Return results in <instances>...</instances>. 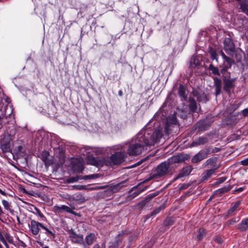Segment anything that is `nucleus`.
Listing matches in <instances>:
<instances>
[{"label":"nucleus","mask_w":248,"mask_h":248,"mask_svg":"<svg viewBox=\"0 0 248 248\" xmlns=\"http://www.w3.org/2000/svg\"><path fill=\"white\" fill-rule=\"evenodd\" d=\"M69 234V238H70L72 243L76 244H80L83 242V235L80 234H77L72 229L68 231Z\"/></svg>","instance_id":"9d476101"},{"label":"nucleus","mask_w":248,"mask_h":248,"mask_svg":"<svg viewBox=\"0 0 248 248\" xmlns=\"http://www.w3.org/2000/svg\"><path fill=\"white\" fill-rule=\"evenodd\" d=\"M240 163L243 166L248 165V157L241 161Z\"/></svg>","instance_id":"de8ad7c7"},{"label":"nucleus","mask_w":248,"mask_h":248,"mask_svg":"<svg viewBox=\"0 0 248 248\" xmlns=\"http://www.w3.org/2000/svg\"><path fill=\"white\" fill-rule=\"evenodd\" d=\"M248 228V217L242 219L238 225V229L241 232L246 231Z\"/></svg>","instance_id":"b1692460"},{"label":"nucleus","mask_w":248,"mask_h":248,"mask_svg":"<svg viewBox=\"0 0 248 248\" xmlns=\"http://www.w3.org/2000/svg\"><path fill=\"white\" fill-rule=\"evenodd\" d=\"M178 94L181 98L182 101H186V90L183 85L180 84L178 88Z\"/></svg>","instance_id":"c756f323"},{"label":"nucleus","mask_w":248,"mask_h":248,"mask_svg":"<svg viewBox=\"0 0 248 248\" xmlns=\"http://www.w3.org/2000/svg\"><path fill=\"white\" fill-rule=\"evenodd\" d=\"M219 150H220L219 148H215V149H214L212 151V153L217 152H218Z\"/></svg>","instance_id":"4d7b16f0"},{"label":"nucleus","mask_w":248,"mask_h":248,"mask_svg":"<svg viewBox=\"0 0 248 248\" xmlns=\"http://www.w3.org/2000/svg\"><path fill=\"white\" fill-rule=\"evenodd\" d=\"M55 208L56 210L60 212H61L62 211H65L67 213H73L71 209L66 205H63L61 206H55Z\"/></svg>","instance_id":"72a5a7b5"},{"label":"nucleus","mask_w":248,"mask_h":248,"mask_svg":"<svg viewBox=\"0 0 248 248\" xmlns=\"http://www.w3.org/2000/svg\"><path fill=\"white\" fill-rule=\"evenodd\" d=\"M205 234V231L204 229H200L199 230V231H198V233L197 234V238L199 240H202L203 237L204 236Z\"/></svg>","instance_id":"4c0bfd02"},{"label":"nucleus","mask_w":248,"mask_h":248,"mask_svg":"<svg viewBox=\"0 0 248 248\" xmlns=\"http://www.w3.org/2000/svg\"><path fill=\"white\" fill-rule=\"evenodd\" d=\"M118 95L120 96H123V93L122 91H121V90L119 91V92H118Z\"/></svg>","instance_id":"052dcab7"},{"label":"nucleus","mask_w":248,"mask_h":248,"mask_svg":"<svg viewBox=\"0 0 248 248\" xmlns=\"http://www.w3.org/2000/svg\"><path fill=\"white\" fill-rule=\"evenodd\" d=\"M214 86L215 88V94L216 96L220 94L222 89V81L217 77H213Z\"/></svg>","instance_id":"f3484780"},{"label":"nucleus","mask_w":248,"mask_h":248,"mask_svg":"<svg viewBox=\"0 0 248 248\" xmlns=\"http://www.w3.org/2000/svg\"><path fill=\"white\" fill-rule=\"evenodd\" d=\"M187 159L186 156L182 154H178L169 158L166 162L170 167L172 165L185 161Z\"/></svg>","instance_id":"1a4fd4ad"},{"label":"nucleus","mask_w":248,"mask_h":248,"mask_svg":"<svg viewBox=\"0 0 248 248\" xmlns=\"http://www.w3.org/2000/svg\"><path fill=\"white\" fill-rule=\"evenodd\" d=\"M208 139L207 137H201L193 140L191 144V147H197L201 145L204 144L208 142Z\"/></svg>","instance_id":"4be33fe9"},{"label":"nucleus","mask_w":248,"mask_h":248,"mask_svg":"<svg viewBox=\"0 0 248 248\" xmlns=\"http://www.w3.org/2000/svg\"><path fill=\"white\" fill-rule=\"evenodd\" d=\"M215 172V170L209 169L204 171L201 175V181L203 182L207 181Z\"/></svg>","instance_id":"5701e85b"},{"label":"nucleus","mask_w":248,"mask_h":248,"mask_svg":"<svg viewBox=\"0 0 248 248\" xmlns=\"http://www.w3.org/2000/svg\"><path fill=\"white\" fill-rule=\"evenodd\" d=\"M11 138L9 136L4 137L0 141V148L3 153H7L11 151Z\"/></svg>","instance_id":"9b49d317"},{"label":"nucleus","mask_w":248,"mask_h":248,"mask_svg":"<svg viewBox=\"0 0 248 248\" xmlns=\"http://www.w3.org/2000/svg\"><path fill=\"white\" fill-rule=\"evenodd\" d=\"M210 124L206 122L205 121H200L197 122L195 125L196 129L199 132H202L206 130L209 127Z\"/></svg>","instance_id":"412c9836"},{"label":"nucleus","mask_w":248,"mask_h":248,"mask_svg":"<svg viewBox=\"0 0 248 248\" xmlns=\"http://www.w3.org/2000/svg\"><path fill=\"white\" fill-rule=\"evenodd\" d=\"M2 202L3 206L6 209L8 210L10 209V204L7 201L3 200Z\"/></svg>","instance_id":"c03bdc74"},{"label":"nucleus","mask_w":248,"mask_h":248,"mask_svg":"<svg viewBox=\"0 0 248 248\" xmlns=\"http://www.w3.org/2000/svg\"><path fill=\"white\" fill-rule=\"evenodd\" d=\"M0 193L1 194H2V195L6 196V194L5 193V192L4 191H2L0 188Z\"/></svg>","instance_id":"bf43d9fd"},{"label":"nucleus","mask_w":248,"mask_h":248,"mask_svg":"<svg viewBox=\"0 0 248 248\" xmlns=\"http://www.w3.org/2000/svg\"><path fill=\"white\" fill-rule=\"evenodd\" d=\"M192 168L190 166H186L182 169L179 174L174 178V180L188 175L192 170Z\"/></svg>","instance_id":"6ab92c4d"},{"label":"nucleus","mask_w":248,"mask_h":248,"mask_svg":"<svg viewBox=\"0 0 248 248\" xmlns=\"http://www.w3.org/2000/svg\"><path fill=\"white\" fill-rule=\"evenodd\" d=\"M156 195L155 194H150L145 199L142 201L138 204L139 207L142 209L150 206L151 199Z\"/></svg>","instance_id":"a211bd4d"},{"label":"nucleus","mask_w":248,"mask_h":248,"mask_svg":"<svg viewBox=\"0 0 248 248\" xmlns=\"http://www.w3.org/2000/svg\"><path fill=\"white\" fill-rule=\"evenodd\" d=\"M174 220L172 217H167L164 222V224L166 226H170L173 224Z\"/></svg>","instance_id":"58836bf2"},{"label":"nucleus","mask_w":248,"mask_h":248,"mask_svg":"<svg viewBox=\"0 0 248 248\" xmlns=\"http://www.w3.org/2000/svg\"><path fill=\"white\" fill-rule=\"evenodd\" d=\"M1 241L3 243V244L5 245V246L6 247V248H9L8 245L7 244V242H6V241L5 240H4V239L1 240Z\"/></svg>","instance_id":"6e6d98bb"},{"label":"nucleus","mask_w":248,"mask_h":248,"mask_svg":"<svg viewBox=\"0 0 248 248\" xmlns=\"http://www.w3.org/2000/svg\"><path fill=\"white\" fill-rule=\"evenodd\" d=\"M43 248H49V247L48 246H45V247H43Z\"/></svg>","instance_id":"69168bd1"},{"label":"nucleus","mask_w":248,"mask_h":248,"mask_svg":"<svg viewBox=\"0 0 248 248\" xmlns=\"http://www.w3.org/2000/svg\"><path fill=\"white\" fill-rule=\"evenodd\" d=\"M2 117L0 116V129L2 127Z\"/></svg>","instance_id":"13d9d810"},{"label":"nucleus","mask_w":248,"mask_h":248,"mask_svg":"<svg viewBox=\"0 0 248 248\" xmlns=\"http://www.w3.org/2000/svg\"><path fill=\"white\" fill-rule=\"evenodd\" d=\"M234 78H225L223 79V90L228 93H230L234 87Z\"/></svg>","instance_id":"0eeeda50"},{"label":"nucleus","mask_w":248,"mask_h":248,"mask_svg":"<svg viewBox=\"0 0 248 248\" xmlns=\"http://www.w3.org/2000/svg\"><path fill=\"white\" fill-rule=\"evenodd\" d=\"M242 114L244 117H248V108L243 109L242 111Z\"/></svg>","instance_id":"09e8293b"},{"label":"nucleus","mask_w":248,"mask_h":248,"mask_svg":"<svg viewBox=\"0 0 248 248\" xmlns=\"http://www.w3.org/2000/svg\"><path fill=\"white\" fill-rule=\"evenodd\" d=\"M76 178L78 179V181L80 180L84 179V180H88V179H93L95 178L94 175H85L84 176H76Z\"/></svg>","instance_id":"e433bc0d"},{"label":"nucleus","mask_w":248,"mask_h":248,"mask_svg":"<svg viewBox=\"0 0 248 248\" xmlns=\"http://www.w3.org/2000/svg\"><path fill=\"white\" fill-rule=\"evenodd\" d=\"M193 63L196 66L200 64L199 61L198 60H196L195 58L193 59Z\"/></svg>","instance_id":"5fc2aeb1"},{"label":"nucleus","mask_w":248,"mask_h":248,"mask_svg":"<svg viewBox=\"0 0 248 248\" xmlns=\"http://www.w3.org/2000/svg\"><path fill=\"white\" fill-rule=\"evenodd\" d=\"M220 54L224 60V64H225V62H226V65L232 66V64H234V61L232 58L226 56L222 50L220 51Z\"/></svg>","instance_id":"bb28decb"},{"label":"nucleus","mask_w":248,"mask_h":248,"mask_svg":"<svg viewBox=\"0 0 248 248\" xmlns=\"http://www.w3.org/2000/svg\"><path fill=\"white\" fill-rule=\"evenodd\" d=\"M66 181L67 183H72L78 182V179L76 176L71 177L67 179Z\"/></svg>","instance_id":"ea45409f"},{"label":"nucleus","mask_w":248,"mask_h":248,"mask_svg":"<svg viewBox=\"0 0 248 248\" xmlns=\"http://www.w3.org/2000/svg\"><path fill=\"white\" fill-rule=\"evenodd\" d=\"M209 53L210 55V58L212 60H215L218 62V58L217 57V54L215 49L211 48L209 51Z\"/></svg>","instance_id":"f704fd0d"},{"label":"nucleus","mask_w":248,"mask_h":248,"mask_svg":"<svg viewBox=\"0 0 248 248\" xmlns=\"http://www.w3.org/2000/svg\"><path fill=\"white\" fill-rule=\"evenodd\" d=\"M93 248H106L105 244H102L101 246L98 244L95 245Z\"/></svg>","instance_id":"603ef678"},{"label":"nucleus","mask_w":248,"mask_h":248,"mask_svg":"<svg viewBox=\"0 0 248 248\" xmlns=\"http://www.w3.org/2000/svg\"><path fill=\"white\" fill-rule=\"evenodd\" d=\"M243 190V187H240L239 188H238L236 190V191H238V192H241Z\"/></svg>","instance_id":"e2e57ef3"},{"label":"nucleus","mask_w":248,"mask_h":248,"mask_svg":"<svg viewBox=\"0 0 248 248\" xmlns=\"http://www.w3.org/2000/svg\"><path fill=\"white\" fill-rule=\"evenodd\" d=\"M126 156L127 155L124 152H116L107 158V160L106 159L105 165L108 166L120 164L125 160Z\"/></svg>","instance_id":"7ed1b4c3"},{"label":"nucleus","mask_w":248,"mask_h":248,"mask_svg":"<svg viewBox=\"0 0 248 248\" xmlns=\"http://www.w3.org/2000/svg\"><path fill=\"white\" fill-rule=\"evenodd\" d=\"M208 69L212 72V74L217 75L218 76H220V73L218 70V68L215 67L212 64H210L209 65Z\"/></svg>","instance_id":"c9c22d12"},{"label":"nucleus","mask_w":248,"mask_h":248,"mask_svg":"<svg viewBox=\"0 0 248 248\" xmlns=\"http://www.w3.org/2000/svg\"><path fill=\"white\" fill-rule=\"evenodd\" d=\"M43 224L36 221L34 220H31V221L30 230L34 235L38 234L40 228H42Z\"/></svg>","instance_id":"4468645a"},{"label":"nucleus","mask_w":248,"mask_h":248,"mask_svg":"<svg viewBox=\"0 0 248 248\" xmlns=\"http://www.w3.org/2000/svg\"><path fill=\"white\" fill-rule=\"evenodd\" d=\"M124 183L125 181L121 182L115 185H110L108 187L106 192L108 194L118 192L124 186Z\"/></svg>","instance_id":"2eb2a0df"},{"label":"nucleus","mask_w":248,"mask_h":248,"mask_svg":"<svg viewBox=\"0 0 248 248\" xmlns=\"http://www.w3.org/2000/svg\"><path fill=\"white\" fill-rule=\"evenodd\" d=\"M192 93L194 96L196 97L197 100L199 102L205 103L207 101L206 95L204 93L197 91H193Z\"/></svg>","instance_id":"aec40b11"},{"label":"nucleus","mask_w":248,"mask_h":248,"mask_svg":"<svg viewBox=\"0 0 248 248\" xmlns=\"http://www.w3.org/2000/svg\"><path fill=\"white\" fill-rule=\"evenodd\" d=\"M42 229L45 231V233L50 239H54L55 238V234L54 229L52 228H48L45 226L43 224L42 226Z\"/></svg>","instance_id":"a878e982"},{"label":"nucleus","mask_w":248,"mask_h":248,"mask_svg":"<svg viewBox=\"0 0 248 248\" xmlns=\"http://www.w3.org/2000/svg\"><path fill=\"white\" fill-rule=\"evenodd\" d=\"M239 220H240V217H234V218H232L231 219H230L228 221V223L230 225H232L234 223L238 222Z\"/></svg>","instance_id":"a19ab883"},{"label":"nucleus","mask_w":248,"mask_h":248,"mask_svg":"<svg viewBox=\"0 0 248 248\" xmlns=\"http://www.w3.org/2000/svg\"><path fill=\"white\" fill-rule=\"evenodd\" d=\"M226 180V177H221L217 179V181L216 182V183L217 184H219L223 183Z\"/></svg>","instance_id":"49530a36"},{"label":"nucleus","mask_w":248,"mask_h":248,"mask_svg":"<svg viewBox=\"0 0 248 248\" xmlns=\"http://www.w3.org/2000/svg\"><path fill=\"white\" fill-rule=\"evenodd\" d=\"M161 130L157 129L154 132L151 130L146 131L142 130L137 135L136 139L138 142L130 144L127 150V154L129 155H136L141 153L144 146H151L155 142H158L162 137Z\"/></svg>","instance_id":"f257e3e1"},{"label":"nucleus","mask_w":248,"mask_h":248,"mask_svg":"<svg viewBox=\"0 0 248 248\" xmlns=\"http://www.w3.org/2000/svg\"><path fill=\"white\" fill-rule=\"evenodd\" d=\"M96 239V236L94 233H90L87 235L85 238V241L88 245H91L93 244V242Z\"/></svg>","instance_id":"c85d7f7f"},{"label":"nucleus","mask_w":248,"mask_h":248,"mask_svg":"<svg viewBox=\"0 0 248 248\" xmlns=\"http://www.w3.org/2000/svg\"><path fill=\"white\" fill-rule=\"evenodd\" d=\"M216 241L218 243H221L222 242V241H221V239L220 238H217L216 239Z\"/></svg>","instance_id":"680f3d73"},{"label":"nucleus","mask_w":248,"mask_h":248,"mask_svg":"<svg viewBox=\"0 0 248 248\" xmlns=\"http://www.w3.org/2000/svg\"><path fill=\"white\" fill-rule=\"evenodd\" d=\"M72 170L76 173H81L84 170L82 161L78 158L74 159L72 162Z\"/></svg>","instance_id":"6e6552de"},{"label":"nucleus","mask_w":248,"mask_h":248,"mask_svg":"<svg viewBox=\"0 0 248 248\" xmlns=\"http://www.w3.org/2000/svg\"><path fill=\"white\" fill-rule=\"evenodd\" d=\"M123 234L121 233L118 235L117 239L113 242L110 243L108 248H118L119 246V243L122 242V237Z\"/></svg>","instance_id":"7c9ffc66"},{"label":"nucleus","mask_w":248,"mask_h":248,"mask_svg":"<svg viewBox=\"0 0 248 248\" xmlns=\"http://www.w3.org/2000/svg\"><path fill=\"white\" fill-rule=\"evenodd\" d=\"M210 153L209 149H206L205 151H201L195 155L191 159V162L193 163H197L202 160L206 158L208 155Z\"/></svg>","instance_id":"423d86ee"},{"label":"nucleus","mask_w":248,"mask_h":248,"mask_svg":"<svg viewBox=\"0 0 248 248\" xmlns=\"http://www.w3.org/2000/svg\"><path fill=\"white\" fill-rule=\"evenodd\" d=\"M232 187L230 186H226L223 187H222L215 192L216 195H217L219 196H220L222 194L228 192L230 190H231Z\"/></svg>","instance_id":"473e14b6"},{"label":"nucleus","mask_w":248,"mask_h":248,"mask_svg":"<svg viewBox=\"0 0 248 248\" xmlns=\"http://www.w3.org/2000/svg\"><path fill=\"white\" fill-rule=\"evenodd\" d=\"M231 67V66H230L229 65H226L225 64H224L222 68L220 70V73L222 74L225 73Z\"/></svg>","instance_id":"37998d69"},{"label":"nucleus","mask_w":248,"mask_h":248,"mask_svg":"<svg viewBox=\"0 0 248 248\" xmlns=\"http://www.w3.org/2000/svg\"><path fill=\"white\" fill-rule=\"evenodd\" d=\"M49 154L48 152L45 151L42 153V160L46 165H50L52 164V161L49 159Z\"/></svg>","instance_id":"cd10ccee"},{"label":"nucleus","mask_w":248,"mask_h":248,"mask_svg":"<svg viewBox=\"0 0 248 248\" xmlns=\"http://www.w3.org/2000/svg\"><path fill=\"white\" fill-rule=\"evenodd\" d=\"M224 49L227 53L232 55L234 52V45L232 39L229 37H226L223 42Z\"/></svg>","instance_id":"39448f33"},{"label":"nucleus","mask_w":248,"mask_h":248,"mask_svg":"<svg viewBox=\"0 0 248 248\" xmlns=\"http://www.w3.org/2000/svg\"><path fill=\"white\" fill-rule=\"evenodd\" d=\"M162 209V206H160L157 208L151 213V216H153L157 215L158 213L160 212Z\"/></svg>","instance_id":"79ce46f5"},{"label":"nucleus","mask_w":248,"mask_h":248,"mask_svg":"<svg viewBox=\"0 0 248 248\" xmlns=\"http://www.w3.org/2000/svg\"><path fill=\"white\" fill-rule=\"evenodd\" d=\"M85 186H82V185H77L75 186L74 187L78 190H82L85 189Z\"/></svg>","instance_id":"8fccbe9b"},{"label":"nucleus","mask_w":248,"mask_h":248,"mask_svg":"<svg viewBox=\"0 0 248 248\" xmlns=\"http://www.w3.org/2000/svg\"><path fill=\"white\" fill-rule=\"evenodd\" d=\"M87 162L88 164L96 167H102L105 165L106 159L103 157H95L92 155H88Z\"/></svg>","instance_id":"20e7f679"},{"label":"nucleus","mask_w":248,"mask_h":248,"mask_svg":"<svg viewBox=\"0 0 248 248\" xmlns=\"http://www.w3.org/2000/svg\"><path fill=\"white\" fill-rule=\"evenodd\" d=\"M235 57L237 62H240L241 61L242 57L241 55H239V54H236L235 55Z\"/></svg>","instance_id":"864d4df0"},{"label":"nucleus","mask_w":248,"mask_h":248,"mask_svg":"<svg viewBox=\"0 0 248 248\" xmlns=\"http://www.w3.org/2000/svg\"><path fill=\"white\" fill-rule=\"evenodd\" d=\"M217 157H212L207 160L203 166L204 168H211V170H215V171L219 168V166L217 164Z\"/></svg>","instance_id":"ddd939ff"},{"label":"nucleus","mask_w":248,"mask_h":248,"mask_svg":"<svg viewBox=\"0 0 248 248\" xmlns=\"http://www.w3.org/2000/svg\"><path fill=\"white\" fill-rule=\"evenodd\" d=\"M240 9L242 12L248 15V0H243L240 3Z\"/></svg>","instance_id":"2f4dec72"},{"label":"nucleus","mask_w":248,"mask_h":248,"mask_svg":"<svg viewBox=\"0 0 248 248\" xmlns=\"http://www.w3.org/2000/svg\"><path fill=\"white\" fill-rule=\"evenodd\" d=\"M241 203L240 201L236 202L232 206L228 211L227 213V215L228 216H234L235 214V212L237 210L238 207L239 206Z\"/></svg>","instance_id":"393cba45"},{"label":"nucleus","mask_w":248,"mask_h":248,"mask_svg":"<svg viewBox=\"0 0 248 248\" xmlns=\"http://www.w3.org/2000/svg\"><path fill=\"white\" fill-rule=\"evenodd\" d=\"M25 150L24 147L21 145H19L17 143H15L13 149L12 153L17 157L23 156L25 155Z\"/></svg>","instance_id":"f8f14e48"},{"label":"nucleus","mask_w":248,"mask_h":248,"mask_svg":"<svg viewBox=\"0 0 248 248\" xmlns=\"http://www.w3.org/2000/svg\"><path fill=\"white\" fill-rule=\"evenodd\" d=\"M189 185L188 184H183L181 185H179V189L180 190H184L187 188Z\"/></svg>","instance_id":"a18cd8bd"},{"label":"nucleus","mask_w":248,"mask_h":248,"mask_svg":"<svg viewBox=\"0 0 248 248\" xmlns=\"http://www.w3.org/2000/svg\"><path fill=\"white\" fill-rule=\"evenodd\" d=\"M5 237H6V239H8V240L9 241V242H10V240L8 239L9 236H8V234H6L5 235Z\"/></svg>","instance_id":"0e129e2a"},{"label":"nucleus","mask_w":248,"mask_h":248,"mask_svg":"<svg viewBox=\"0 0 248 248\" xmlns=\"http://www.w3.org/2000/svg\"><path fill=\"white\" fill-rule=\"evenodd\" d=\"M0 248H3L2 245L0 244Z\"/></svg>","instance_id":"338daca9"},{"label":"nucleus","mask_w":248,"mask_h":248,"mask_svg":"<svg viewBox=\"0 0 248 248\" xmlns=\"http://www.w3.org/2000/svg\"><path fill=\"white\" fill-rule=\"evenodd\" d=\"M35 210L37 212L38 215L41 218H44L45 217L44 215L41 212V211L37 208H35Z\"/></svg>","instance_id":"3c124183"},{"label":"nucleus","mask_w":248,"mask_h":248,"mask_svg":"<svg viewBox=\"0 0 248 248\" xmlns=\"http://www.w3.org/2000/svg\"><path fill=\"white\" fill-rule=\"evenodd\" d=\"M188 103L190 111L192 112H198L199 111L201 110L200 105H198L197 104L196 101L193 98L189 97L188 98Z\"/></svg>","instance_id":"dca6fc26"},{"label":"nucleus","mask_w":248,"mask_h":248,"mask_svg":"<svg viewBox=\"0 0 248 248\" xmlns=\"http://www.w3.org/2000/svg\"><path fill=\"white\" fill-rule=\"evenodd\" d=\"M170 167L165 161L159 164L154 170H152L148 178L144 182L146 183L154 178H159L168 174L170 171Z\"/></svg>","instance_id":"f03ea898"}]
</instances>
